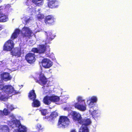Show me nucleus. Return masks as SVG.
Masks as SVG:
<instances>
[{"instance_id": "f257e3e1", "label": "nucleus", "mask_w": 132, "mask_h": 132, "mask_svg": "<svg viewBox=\"0 0 132 132\" xmlns=\"http://www.w3.org/2000/svg\"><path fill=\"white\" fill-rule=\"evenodd\" d=\"M9 117L11 119V120L7 122L8 124L12 127V128L15 127L17 128V130H15L14 131H16L18 132H27V127L25 126L21 125L19 121L16 119L13 114H10Z\"/></svg>"}, {"instance_id": "f03ea898", "label": "nucleus", "mask_w": 132, "mask_h": 132, "mask_svg": "<svg viewBox=\"0 0 132 132\" xmlns=\"http://www.w3.org/2000/svg\"><path fill=\"white\" fill-rule=\"evenodd\" d=\"M77 102H75L73 104L75 108L78 110L84 111L86 110L87 105L86 104L85 100L83 99L82 96L79 95L76 98Z\"/></svg>"}, {"instance_id": "7ed1b4c3", "label": "nucleus", "mask_w": 132, "mask_h": 132, "mask_svg": "<svg viewBox=\"0 0 132 132\" xmlns=\"http://www.w3.org/2000/svg\"><path fill=\"white\" fill-rule=\"evenodd\" d=\"M35 4L36 6H41L44 3V0H27L25 3V7L29 13H32L33 14L35 11V8L32 7V6L30 5L31 2Z\"/></svg>"}, {"instance_id": "20e7f679", "label": "nucleus", "mask_w": 132, "mask_h": 132, "mask_svg": "<svg viewBox=\"0 0 132 132\" xmlns=\"http://www.w3.org/2000/svg\"><path fill=\"white\" fill-rule=\"evenodd\" d=\"M37 77H38V78H37L36 79V82L41 85H44L43 87V89L46 90V89L47 90H48V89L49 90L50 88H46L47 87V86L46 85L47 82V79L44 75V72L42 71L39 72L37 75Z\"/></svg>"}, {"instance_id": "39448f33", "label": "nucleus", "mask_w": 132, "mask_h": 132, "mask_svg": "<svg viewBox=\"0 0 132 132\" xmlns=\"http://www.w3.org/2000/svg\"><path fill=\"white\" fill-rule=\"evenodd\" d=\"M87 103L89 108H95L96 106L94 104V103H96L98 101V98L97 96L93 95L90 96L86 98Z\"/></svg>"}, {"instance_id": "423d86ee", "label": "nucleus", "mask_w": 132, "mask_h": 132, "mask_svg": "<svg viewBox=\"0 0 132 132\" xmlns=\"http://www.w3.org/2000/svg\"><path fill=\"white\" fill-rule=\"evenodd\" d=\"M70 123L69 119L67 117L62 116L59 120L57 126L59 128L67 126Z\"/></svg>"}, {"instance_id": "0eeeda50", "label": "nucleus", "mask_w": 132, "mask_h": 132, "mask_svg": "<svg viewBox=\"0 0 132 132\" xmlns=\"http://www.w3.org/2000/svg\"><path fill=\"white\" fill-rule=\"evenodd\" d=\"M0 90L4 92H7L8 93L11 94L14 93V87L11 85H4L3 82L2 81H0Z\"/></svg>"}, {"instance_id": "6e6552de", "label": "nucleus", "mask_w": 132, "mask_h": 132, "mask_svg": "<svg viewBox=\"0 0 132 132\" xmlns=\"http://www.w3.org/2000/svg\"><path fill=\"white\" fill-rule=\"evenodd\" d=\"M14 93H12L11 94H9L7 92L3 91L2 92H0V100L5 101L7 100L10 97H11L12 95H14L18 93L17 91L14 90Z\"/></svg>"}, {"instance_id": "1a4fd4ad", "label": "nucleus", "mask_w": 132, "mask_h": 132, "mask_svg": "<svg viewBox=\"0 0 132 132\" xmlns=\"http://www.w3.org/2000/svg\"><path fill=\"white\" fill-rule=\"evenodd\" d=\"M89 111L91 114L92 116L95 120H98V118H100L101 116V112L100 110H96L95 108H89Z\"/></svg>"}, {"instance_id": "9d476101", "label": "nucleus", "mask_w": 132, "mask_h": 132, "mask_svg": "<svg viewBox=\"0 0 132 132\" xmlns=\"http://www.w3.org/2000/svg\"><path fill=\"white\" fill-rule=\"evenodd\" d=\"M21 32L22 36L24 37L29 38L32 35L33 32L30 29L26 26L24 27L22 29Z\"/></svg>"}, {"instance_id": "9b49d317", "label": "nucleus", "mask_w": 132, "mask_h": 132, "mask_svg": "<svg viewBox=\"0 0 132 132\" xmlns=\"http://www.w3.org/2000/svg\"><path fill=\"white\" fill-rule=\"evenodd\" d=\"M14 46L13 41L9 40L5 43L3 47L4 50L6 51H10L13 47Z\"/></svg>"}, {"instance_id": "f8f14e48", "label": "nucleus", "mask_w": 132, "mask_h": 132, "mask_svg": "<svg viewBox=\"0 0 132 132\" xmlns=\"http://www.w3.org/2000/svg\"><path fill=\"white\" fill-rule=\"evenodd\" d=\"M71 114L74 121H77L79 123L81 122V121L82 119L80 113L76 111H73L72 112Z\"/></svg>"}, {"instance_id": "ddd939ff", "label": "nucleus", "mask_w": 132, "mask_h": 132, "mask_svg": "<svg viewBox=\"0 0 132 132\" xmlns=\"http://www.w3.org/2000/svg\"><path fill=\"white\" fill-rule=\"evenodd\" d=\"M42 63V66L45 68H49L53 64V62L48 59L44 58L43 59Z\"/></svg>"}, {"instance_id": "4468645a", "label": "nucleus", "mask_w": 132, "mask_h": 132, "mask_svg": "<svg viewBox=\"0 0 132 132\" xmlns=\"http://www.w3.org/2000/svg\"><path fill=\"white\" fill-rule=\"evenodd\" d=\"M46 50V46L44 45H41L39 46L38 49L35 48L32 49V51L35 53H44Z\"/></svg>"}, {"instance_id": "2eb2a0df", "label": "nucleus", "mask_w": 132, "mask_h": 132, "mask_svg": "<svg viewBox=\"0 0 132 132\" xmlns=\"http://www.w3.org/2000/svg\"><path fill=\"white\" fill-rule=\"evenodd\" d=\"M25 58L27 62L30 63L34 62L35 60V55L31 53L27 54L25 57Z\"/></svg>"}, {"instance_id": "dca6fc26", "label": "nucleus", "mask_w": 132, "mask_h": 132, "mask_svg": "<svg viewBox=\"0 0 132 132\" xmlns=\"http://www.w3.org/2000/svg\"><path fill=\"white\" fill-rule=\"evenodd\" d=\"M59 5V2L57 0H50L48 3V6L50 8H57Z\"/></svg>"}, {"instance_id": "f3484780", "label": "nucleus", "mask_w": 132, "mask_h": 132, "mask_svg": "<svg viewBox=\"0 0 132 132\" xmlns=\"http://www.w3.org/2000/svg\"><path fill=\"white\" fill-rule=\"evenodd\" d=\"M2 10L0 11V22H5L8 21V18L7 14L5 13Z\"/></svg>"}, {"instance_id": "a211bd4d", "label": "nucleus", "mask_w": 132, "mask_h": 132, "mask_svg": "<svg viewBox=\"0 0 132 132\" xmlns=\"http://www.w3.org/2000/svg\"><path fill=\"white\" fill-rule=\"evenodd\" d=\"M11 54L16 57H20L21 55V48H15L13 49L11 52Z\"/></svg>"}, {"instance_id": "6ab92c4d", "label": "nucleus", "mask_w": 132, "mask_h": 132, "mask_svg": "<svg viewBox=\"0 0 132 132\" xmlns=\"http://www.w3.org/2000/svg\"><path fill=\"white\" fill-rule=\"evenodd\" d=\"M55 21V19L52 16H47L45 20V22L46 24H52Z\"/></svg>"}, {"instance_id": "aec40b11", "label": "nucleus", "mask_w": 132, "mask_h": 132, "mask_svg": "<svg viewBox=\"0 0 132 132\" xmlns=\"http://www.w3.org/2000/svg\"><path fill=\"white\" fill-rule=\"evenodd\" d=\"M0 76L1 78L6 81L10 80L11 78L10 75L7 72H4Z\"/></svg>"}, {"instance_id": "412c9836", "label": "nucleus", "mask_w": 132, "mask_h": 132, "mask_svg": "<svg viewBox=\"0 0 132 132\" xmlns=\"http://www.w3.org/2000/svg\"><path fill=\"white\" fill-rule=\"evenodd\" d=\"M81 122H80V124H82V125H84L86 126L92 123L90 119L86 118L82 119Z\"/></svg>"}, {"instance_id": "4be33fe9", "label": "nucleus", "mask_w": 132, "mask_h": 132, "mask_svg": "<svg viewBox=\"0 0 132 132\" xmlns=\"http://www.w3.org/2000/svg\"><path fill=\"white\" fill-rule=\"evenodd\" d=\"M20 32V30L18 29H16L14 32L12 34L11 37V39L12 40L17 38Z\"/></svg>"}, {"instance_id": "5701e85b", "label": "nucleus", "mask_w": 132, "mask_h": 132, "mask_svg": "<svg viewBox=\"0 0 132 132\" xmlns=\"http://www.w3.org/2000/svg\"><path fill=\"white\" fill-rule=\"evenodd\" d=\"M46 33L47 34V36L46 42V44L47 43H49V42L48 41V40L53 39L54 38V36L53 35H52L51 32H46Z\"/></svg>"}, {"instance_id": "b1692460", "label": "nucleus", "mask_w": 132, "mask_h": 132, "mask_svg": "<svg viewBox=\"0 0 132 132\" xmlns=\"http://www.w3.org/2000/svg\"><path fill=\"white\" fill-rule=\"evenodd\" d=\"M41 11L40 9H38L37 11L36 12L37 15H36V16L38 19L41 20L44 18V15L41 13Z\"/></svg>"}, {"instance_id": "393cba45", "label": "nucleus", "mask_w": 132, "mask_h": 132, "mask_svg": "<svg viewBox=\"0 0 132 132\" xmlns=\"http://www.w3.org/2000/svg\"><path fill=\"white\" fill-rule=\"evenodd\" d=\"M50 96L52 102L56 103L60 101V98L58 96L53 95Z\"/></svg>"}, {"instance_id": "a878e982", "label": "nucleus", "mask_w": 132, "mask_h": 132, "mask_svg": "<svg viewBox=\"0 0 132 132\" xmlns=\"http://www.w3.org/2000/svg\"><path fill=\"white\" fill-rule=\"evenodd\" d=\"M29 97L30 99L32 100H34L36 98V95L34 90L31 91L29 93Z\"/></svg>"}, {"instance_id": "bb28decb", "label": "nucleus", "mask_w": 132, "mask_h": 132, "mask_svg": "<svg viewBox=\"0 0 132 132\" xmlns=\"http://www.w3.org/2000/svg\"><path fill=\"white\" fill-rule=\"evenodd\" d=\"M43 101L44 103L48 105L50 104L52 102L50 96H47L44 97Z\"/></svg>"}, {"instance_id": "cd10ccee", "label": "nucleus", "mask_w": 132, "mask_h": 132, "mask_svg": "<svg viewBox=\"0 0 132 132\" xmlns=\"http://www.w3.org/2000/svg\"><path fill=\"white\" fill-rule=\"evenodd\" d=\"M22 21H24L26 23H28L31 20L30 18L26 15H24L21 17Z\"/></svg>"}, {"instance_id": "c85d7f7f", "label": "nucleus", "mask_w": 132, "mask_h": 132, "mask_svg": "<svg viewBox=\"0 0 132 132\" xmlns=\"http://www.w3.org/2000/svg\"><path fill=\"white\" fill-rule=\"evenodd\" d=\"M79 132H89V130L87 127L83 125L80 128Z\"/></svg>"}, {"instance_id": "c756f323", "label": "nucleus", "mask_w": 132, "mask_h": 132, "mask_svg": "<svg viewBox=\"0 0 132 132\" xmlns=\"http://www.w3.org/2000/svg\"><path fill=\"white\" fill-rule=\"evenodd\" d=\"M0 129L3 132H10L9 129L6 125H2L0 126Z\"/></svg>"}, {"instance_id": "7c9ffc66", "label": "nucleus", "mask_w": 132, "mask_h": 132, "mask_svg": "<svg viewBox=\"0 0 132 132\" xmlns=\"http://www.w3.org/2000/svg\"><path fill=\"white\" fill-rule=\"evenodd\" d=\"M33 102L32 104V106L34 107H37L40 105V103L39 101L37 100H33Z\"/></svg>"}, {"instance_id": "2f4dec72", "label": "nucleus", "mask_w": 132, "mask_h": 132, "mask_svg": "<svg viewBox=\"0 0 132 132\" xmlns=\"http://www.w3.org/2000/svg\"><path fill=\"white\" fill-rule=\"evenodd\" d=\"M61 97L62 98H61V100L63 101L62 102L65 103L66 100L69 97V96L68 95H62Z\"/></svg>"}, {"instance_id": "473e14b6", "label": "nucleus", "mask_w": 132, "mask_h": 132, "mask_svg": "<svg viewBox=\"0 0 132 132\" xmlns=\"http://www.w3.org/2000/svg\"><path fill=\"white\" fill-rule=\"evenodd\" d=\"M6 107L8 109L11 110V111L15 108H16L13 107L12 105L8 104H6Z\"/></svg>"}, {"instance_id": "72a5a7b5", "label": "nucleus", "mask_w": 132, "mask_h": 132, "mask_svg": "<svg viewBox=\"0 0 132 132\" xmlns=\"http://www.w3.org/2000/svg\"><path fill=\"white\" fill-rule=\"evenodd\" d=\"M58 116L57 113V112L55 111L52 112L50 115V117L52 118L53 120V118L56 117Z\"/></svg>"}, {"instance_id": "f704fd0d", "label": "nucleus", "mask_w": 132, "mask_h": 132, "mask_svg": "<svg viewBox=\"0 0 132 132\" xmlns=\"http://www.w3.org/2000/svg\"><path fill=\"white\" fill-rule=\"evenodd\" d=\"M40 112L42 115L44 116L48 113V112L47 110L45 109H42L40 110Z\"/></svg>"}, {"instance_id": "c9c22d12", "label": "nucleus", "mask_w": 132, "mask_h": 132, "mask_svg": "<svg viewBox=\"0 0 132 132\" xmlns=\"http://www.w3.org/2000/svg\"><path fill=\"white\" fill-rule=\"evenodd\" d=\"M3 112V114L5 115H8V114L10 113V111H8V110L6 108H5Z\"/></svg>"}, {"instance_id": "e433bc0d", "label": "nucleus", "mask_w": 132, "mask_h": 132, "mask_svg": "<svg viewBox=\"0 0 132 132\" xmlns=\"http://www.w3.org/2000/svg\"><path fill=\"white\" fill-rule=\"evenodd\" d=\"M36 127L38 130H42L43 129L42 126L39 123H38L36 125Z\"/></svg>"}, {"instance_id": "4c0bfd02", "label": "nucleus", "mask_w": 132, "mask_h": 132, "mask_svg": "<svg viewBox=\"0 0 132 132\" xmlns=\"http://www.w3.org/2000/svg\"><path fill=\"white\" fill-rule=\"evenodd\" d=\"M3 116L2 111H0V118H1Z\"/></svg>"}, {"instance_id": "58836bf2", "label": "nucleus", "mask_w": 132, "mask_h": 132, "mask_svg": "<svg viewBox=\"0 0 132 132\" xmlns=\"http://www.w3.org/2000/svg\"><path fill=\"white\" fill-rule=\"evenodd\" d=\"M4 63V62H3V61H0V66H3V65H2V64Z\"/></svg>"}, {"instance_id": "ea45409f", "label": "nucleus", "mask_w": 132, "mask_h": 132, "mask_svg": "<svg viewBox=\"0 0 132 132\" xmlns=\"http://www.w3.org/2000/svg\"><path fill=\"white\" fill-rule=\"evenodd\" d=\"M10 5H7L6 6V9L7 8H8L9 7H10Z\"/></svg>"}, {"instance_id": "a19ab883", "label": "nucleus", "mask_w": 132, "mask_h": 132, "mask_svg": "<svg viewBox=\"0 0 132 132\" xmlns=\"http://www.w3.org/2000/svg\"><path fill=\"white\" fill-rule=\"evenodd\" d=\"M48 117H43V119H48Z\"/></svg>"}, {"instance_id": "79ce46f5", "label": "nucleus", "mask_w": 132, "mask_h": 132, "mask_svg": "<svg viewBox=\"0 0 132 132\" xmlns=\"http://www.w3.org/2000/svg\"><path fill=\"white\" fill-rule=\"evenodd\" d=\"M3 7H2V6L0 7V11H1L3 9Z\"/></svg>"}, {"instance_id": "37998d69", "label": "nucleus", "mask_w": 132, "mask_h": 132, "mask_svg": "<svg viewBox=\"0 0 132 132\" xmlns=\"http://www.w3.org/2000/svg\"><path fill=\"white\" fill-rule=\"evenodd\" d=\"M2 26L1 25H0V31L2 29Z\"/></svg>"}, {"instance_id": "c03bdc74", "label": "nucleus", "mask_w": 132, "mask_h": 132, "mask_svg": "<svg viewBox=\"0 0 132 132\" xmlns=\"http://www.w3.org/2000/svg\"><path fill=\"white\" fill-rule=\"evenodd\" d=\"M71 132H76V131L75 130H72Z\"/></svg>"}, {"instance_id": "a18cd8bd", "label": "nucleus", "mask_w": 132, "mask_h": 132, "mask_svg": "<svg viewBox=\"0 0 132 132\" xmlns=\"http://www.w3.org/2000/svg\"><path fill=\"white\" fill-rule=\"evenodd\" d=\"M52 91H52L51 90H49V93H51L52 92Z\"/></svg>"}, {"instance_id": "49530a36", "label": "nucleus", "mask_w": 132, "mask_h": 132, "mask_svg": "<svg viewBox=\"0 0 132 132\" xmlns=\"http://www.w3.org/2000/svg\"><path fill=\"white\" fill-rule=\"evenodd\" d=\"M48 56V57H50V56L48 55H47V56Z\"/></svg>"}, {"instance_id": "de8ad7c7", "label": "nucleus", "mask_w": 132, "mask_h": 132, "mask_svg": "<svg viewBox=\"0 0 132 132\" xmlns=\"http://www.w3.org/2000/svg\"><path fill=\"white\" fill-rule=\"evenodd\" d=\"M13 132H18L16 131H14Z\"/></svg>"}, {"instance_id": "09e8293b", "label": "nucleus", "mask_w": 132, "mask_h": 132, "mask_svg": "<svg viewBox=\"0 0 132 132\" xmlns=\"http://www.w3.org/2000/svg\"><path fill=\"white\" fill-rule=\"evenodd\" d=\"M34 44V43H32V45L33 44Z\"/></svg>"}, {"instance_id": "8fccbe9b", "label": "nucleus", "mask_w": 132, "mask_h": 132, "mask_svg": "<svg viewBox=\"0 0 132 132\" xmlns=\"http://www.w3.org/2000/svg\"><path fill=\"white\" fill-rule=\"evenodd\" d=\"M1 2V0H0V2Z\"/></svg>"}, {"instance_id": "3c124183", "label": "nucleus", "mask_w": 132, "mask_h": 132, "mask_svg": "<svg viewBox=\"0 0 132 132\" xmlns=\"http://www.w3.org/2000/svg\"><path fill=\"white\" fill-rule=\"evenodd\" d=\"M46 93H47V92H46Z\"/></svg>"}]
</instances>
